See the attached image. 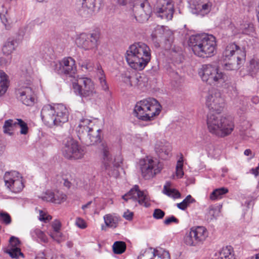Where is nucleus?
<instances>
[{"instance_id":"nucleus-1","label":"nucleus","mask_w":259,"mask_h":259,"mask_svg":"<svg viewBox=\"0 0 259 259\" xmlns=\"http://www.w3.org/2000/svg\"><path fill=\"white\" fill-rule=\"evenodd\" d=\"M206 105L210 112L207 115V125L209 132L220 137L230 134L234 130V125L229 117L221 115L225 106V100L221 93L217 90L209 91L206 99Z\"/></svg>"},{"instance_id":"nucleus-2","label":"nucleus","mask_w":259,"mask_h":259,"mask_svg":"<svg viewBox=\"0 0 259 259\" xmlns=\"http://www.w3.org/2000/svg\"><path fill=\"white\" fill-rule=\"evenodd\" d=\"M188 45L196 56L202 58L213 56L217 52L216 39L211 34L193 35L189 39Z\"/></svg>"},{"instance_id":"nucleus-3","label":"nucleus","mask_w":259,"mask_h":259,"mask_svg":"<svg viewBox=\"0 0 259 259\" xmlns=\"http://www.w3.org/2000/svg\"><path fill=\"white\" fill-rule=\"evenodd\" d=\"M126 60L135 70H143L151 59V50L145 43L138 42L131 45L126 50Z\"/></svg>"},{"instance_id":"nucleus-4","label":"nucleus","mask_w":259,"mask_h":259,"mask_svg":"<svg viewBox=\"0 0 259 259\" xmlns=\"http://www.w3.org/2000/svg\"><path fill=\"white\" fill-rule=\"evenodd\" d=\"M42 120L47 125H61L68 120L69 112L62 104H48L43 106L40 113Z\"/></svg>"},{"instance_id":"nucleus-5","label":"nucleus","mask_w":259,"mask_h":259,"mask_svg":"<svg viewBox=\"0 0 259 259\" xmlns=\"http://www.w3.org/2000/svg\"><path fill=\"white\" fill-rule=\"evenodd\" d=\"M199 74L203 81L210 85L213 84L226 89L233 87L231 77L211 64L203 65Z\"/></svg>"},{"instance_id":"nucleus-6","label":"nucleus","mask_w":259,"mask_h":259,"mask_svg":"<svg viewBox=\"0 0 259 259\" xmlns=\"http://www.w3.org/2000/svg\"><path fill=\"white\" fill-rule=\"evenodd\" d=\"M161 110V106L155 99L148 98L138 102L134 111L136 116L143 121H150L158 115Z\"/></svg>"},{"instance_id":"nucleus-7","label":"nucleus","mask_w":259,"mask_h":259,"mask_svg":"<svg viewBox=\"0 0 259 259\" xmlns=\"http://www.w3.org/2000/svg\"><path fill=\"white\" fill-rule=\"evenodd\" d=\"M142 177L145 179L154 177L162 170L163 165L158 158L152 156H146L139 162Z\"/></svg>"},{"instance_id":"nucleus-8","label":"nucleus","mask_w":259,"mask_h":259,"mask_svg":"<svg viewBox=\"0 0 259 259\" xmlns=\"http://www.w3.org/2000/svg\"><path fill=\"white\" fill-rule=\"evenodd\" d=\"M75 92L82 99L91 100L97 96L93 81L89 78L82 77L77 79L73 84Z\"/></svg>"},{"instance_id":"nucleus-9","label":"nucleus","mask_w":259,"mask_h":259,"mask_svg":"<svg viewBox=\"0 0 259 259\" xmlns=\"http://www.w3.org/2000/svg\"><path fill=\"white\" fill-rule=\"evenodd\" d=\"M208 236L206 228L203 226L194 227L186 233L184 241L190 246H198L202 244Z\"/></svg>"},{"instance_id":"nucleus-10","label":"nucleus","mask_w":259,"mask_h":259,"mask_svg":"<svg viewBox=\"0 0 259 259\" xmlns=\"http://www.w3.org/2000/svg\"><path fill=\"white\" fill-rule=\"evenodd\" d=\"M4 180L5 186L13 193H19L24 187L23 177L16 171L6 172L4 175Z\"/></svg>"},{"instance_id":"nucleus-11","label":"nucleus","mask_w":259,"mask_h":259,"mask_svg":"<svg viewBox=\"0 0 259 259\" xmlns=\"http://www.w3.org/2000/svg\"><path fill=\"white\" fill-rule=\"evenodd\" d=\"M174 5L171 0H158L155 7L157 17L166 20H170L173 17Z\"/></svg>"},{"instance_id":"nucleus-12","label":"nucleus","mask_w":259,"mask_h":259,"mask_svg":"<svg viewBox=\"0 0 259 259\" xmlns=\"http://www.w3.org/2000/svg\"><path fill=\"white\" fill-rule=\"evenodd\" d=\"M17 97L27 106L33 105L35 101V94L31 83L20 84L16 91Z\"/></svg>"},{"instance_id":"nucleus-13","label":"nucleus","mask_w":259,"mask_h":259,"mask_svg":"<svg viewBox=\"0 0 259 259\" xmlns=\"http://www.w3.org/2000/svg\"><path fill=\"white\" fill-rule=\"evenodd\" d=\"M99 38V34L97 32L90 33H81L76 39V45L85 50L96 48L98 46V41Z\"/></svg>"},{"instance_id":"nucleus-14","label":"nucleus","mask_w":259,"mask_h":259,"mask_svg":"<svg viewBox=\"0 0 259 259\" xmlns=\"http://www.w3.org/2000/svg\"><path fill=\"white\" fill-rule=\"evenodd\" d=\"M122 198L126 201L131 200L138 203L145 207L150 205L148 196L141 191L139 186L135 185L127 194L122 196Z\"/></svg>"},{"instance_id":"nucleus-15","label":"nucleus","mask_w":259,"mask_h":259,"mask_svg":"<svg viewBox=\"0 0 259 259\" xmlns=\"http://www.w3.org/2000/svg\"><path fill=\"white\" fill-rule=\"evenodd\" d=\"M54 70L59 74H64L72 76L76 72L75 62L71 57L64 58L62 61L56 62Z\"/></svg>"},{"instance_id":"nucleus-16","label":"nucleus","mask_w":259,"mask_h":259,"mask_svg":"<svg viewBox=\"0 0 259 259\" xmlns=\"http://www.w3.org/2000/svg\"><path fill=\"white\" fill-rule=\"evenodd\" d=\"M246 54L243 49H241L235 43L228 44L223 53V58L225 61L237 59L238 61H243Z\"/></svg>"},{"instance_id":"nucleus-17","label":"nucleus","mask_w":259,"mask_h":259,"mask_svg":"<svg viewBox=\"0 0 259 259\" xmlns=\"http://www.w3.org/2000/svg\"><path fill=\"white\" fill-rule=\"evenodd\" d=\"M77 130L79 133L87 134L91 141V145L93 146L98 145L101 142V137L100 133L101 130L96 128L92 125L88 126H78Z\"/></svg>"},{"instance_id":"nucleus-18","label":"nucleus","mask_w":259,"mask_h":259,"mask_svg":"<svg viewBox=\"0 0 259 259\" xmlns=\"http://www.w3.org/2000/svg\"><path fill=\"white\" fill-rule=\"evenodd\" d=\"M134 11L135 18L140 22L148 20L152 12L150 7L145 3L135 6Z\"/></svg>"},{"instance_id":"nucleus-19","label":"nucleus","mask_w":259,"mask_h":259,"mask_svg":"<svg viewBox=\"0 0 259 259\" xmlns=\"http://www.w3.org/2000/svg\"><path fill=\"white\" fill-rule=\"evenodd\" d=\"M62 151L64 156L70 159H80L86 152L85 147H64Z\"/></svg>"},{"instance_id":"nucleus-20","label":"nucleus","mask_w":259,"mask_h":259,"mask_svg":"<svg viewBox=\"0 0 259 259\" xmlns=\"http://www.w3.org/2000/svg\"><path fill=\"white\" fill-rule=\"evenodd\" d=\"M153 39L157 38H160L164 40L165 44L169 47L174 40L173 32L169 30H166L163 26L157 27L155 32L152 34Z\"/></svg>"},{"instance_id":"nucleus-21","label":"nucleus","mask_w":259,"mask_h":259,"mask_svg":"<svg viewBox=\"0 0 259 259\" xmlns=\"http://www.w3.org/2000/svg\"><path fill=\"white\" fill-rule=\"evenodd\" d=\"M193 6L195 10L193 13L203 16L209 14L213 7L211 0H195Z\"/></svg>"},{"instance_id":"nucleus-22","label":"nucleus","mask_w":259,"mask_h":259,"mask_svg":"<svg viewBox=\"0 0 259 259\" xmlns=\"http://www.w3.org/2000/svg\"><path fill=\"white\" fill-rule=\"evenodd\" d=\"M103 163L105 169L107 171L109 175L112 174L110 172V164H113L114 166L118 167L119 165V163L121 162L120 158L118 159L117 162H116V158H113L112 155L111 154L109 147H104L102 149Z\"/></svg>"},{"instance_id":"nucleus-23","label":"nucleus","mask_w":259,"mask_h":259,"mask_svg":"<svg viewBox=\"0 0 259 259\" xmlns=\"http://www.w3.org/2000/svg\"><path fill=\"white\" fill-rule=\"evenodd\" d=\"M20 242L18 238L12 236L10 239V245L5 252L12 258H18L19 256L24 257V254L19 248Z\"/></svg>"},{"instance_id":"nucleus-24","label":"nucleus","mask_w":259,"mask_h":259,"mask_svg":"<svg viewBox=\"0 0 259 259\" xmlns=\"http://www.w3.org/2000/svg\"><path fill=\"white\" fill-rule=\"evenodd\" d=\"M82 2V9L80 15L84 18H90L95 13L96 0H78Z\"/></svg>"},{"instance_id":"nucleus-25","label":"nucleus","mask_w":259,"mask_h":259,"mask_svg":"<svg viewBox=\"0 0 259 259\" xmlns=\"http://www.w3.org/2000/svg\"><path fill=\"white\" fill-rule=\"evenodd\" d=\"M233 248L231 246L223 247L215 254V259H234L232 253Z\"/></svg>"},{"instance_id":"nucleus-26","label":"nucleus","mask_w":259,"mask_h":259,"mask_svg":"<svg viewBox=\"0 0 259 259\" xmlns=\"http://www.w3.org/2000/svg\"><path fill=\"white\" fill-rule=\"evenodd\" d=\"M104 220L107 227L111 228H115L118 225L120 218L115 213L107 214L104 216Z\"/></svg>"},{"instance_id":"nucleus-27","label":"nucleus","mask_w":259,"mask_h":259,"mask_svg":"<svg viewBox=\"0 0 259 259\" xmlns=\"http://www.w3.org/2000/svg\"><path fill=\"white\" fill-rule=\"evenodd\" d=\"M150 252L152 259H170L169 252L162 248L154 249Z\"/></svg>"},{"instance_id":"nucleus-28","label":"nucleus","mask_w":259,"mask_h":259,"mask_svg":"<svg viewBox=\"0 0 259 259\" xmlns=\"http://www.w3.org/2000/svg\"><path fill=\"white\" fill-rule=\"evenodd\" d=\"M163 193L169 197L174 199H178L181 197V193L180 192L174 188H170V183L166 182L163 187Z\"/></svg>"},{"instance_id":"nucleus-29","label":"nucleus","mask_w":259,"mask_h":259,"mask_svg":"<svg viewBox=\"0 0 259 259\" xmlns=\"http://www.w3.org/2000/svg\"><path fill=\"white\" fill-rule=\"evenodd\" d=\"M9 83L8 76L3 71L0 70V96L7 92Z\"/></svg>"},{"instance_id":"nucleus-30","label":"nucleus","mask_w":259,"mask_h":259,"mask_svg":"<svg viewBox=\"0 0 259 259\" xmlns=\"http://www.w3.org/2000/svg\"><path fill=\"white\" fill-rule=\"evenodd\" d=\"M17 45L16 40L12 38L8 39L3 48L4 54L7 55L11 54L15 50Z\"/></svg>"},{"instance_id":"nucleus-31","label":"nucleus","mask_w":259,"mask_h":259,"mask_svg":"<svg viewBox=\"0 0 259 259\" xmlns=\"http://www.w3.org/2000/svg\"><path fill=\"white\" fill-rule=\"evenodd\" d=\"M145 78L142 76H133L132 82H130V86L137 87L142 90L146 86Z\"/></svg>"},{"instance_id":"nucleus-32","label":"nucleus","mask_w":259,"mask_h":259,"mask_svg":"<svg viewBox=\"0 0 259 259\" xmlns=\"http://www.w3.org/2000/svg\"><path fill=\"white\" fill-rule=\"evenodd\" d=\"M97 74L102 89L105 91L108 90V86L105 78V75L100 65L97 66Z\"/></svg>"},{"instance_id":"nucleus-33","label":"nucleus","mask_w":259,"mask_h":259,"mask_svg":"<svg viewBox=\"0 0 259 259\" xmlns=\"http://www.w3.org/2000/svg\"><path fill=\"white\" fill-rule=\"evenodd\" d=\"M15 126H16V123L13 119H10L6 120L3 125L4 133L9 136H12L13 135V128Z\"/></svg>"},{"instance_id":"nucleus-34","label":"nucleus","mask_w":259,"mask_h":259,"mask_svg":"<svg viewBox=\"0 0 259 259\" xmlns=\"http://www.w3.org/2000/svg\"><path fill=\"white\" fill-rule=\"evenodd\" d=\"M229 62L226 63L224 65L225 69L227 70H235L240 68V65L243 61H238L237 59H234L232 60H228Z\"/></svg>"},{"instance_id":"nucleus-35","label":"nucleus","mask_w":259,"mask_h":259,"mask_svg":"<svg viewBox=\"0 0 259 259\" xmlns=\"http://www.w3.org/2000/svg\"><path fill=\"white\" fill-rule=\"evenodd\" d=\"M259 72V59H252L250 62L249 73L254 77Z\"/></svg>"},{"instance_id":"nucleus-36","label":"nucleus","mask_w":259,"mask_h":259,"mask_svg":"<svg viewBox=\"0 0 259 259\" xmlns=\"http://www.w3.org/2000/svg\"><path fill=\"white\" fill-rule=\"evenodd\" d=\"M228 192V190L225 188H221L214 190L210 195V199L212 200L219 199L222 196Z\"/></svg>"},{"instance_id":"nucleus-37","label":"nucleus","mask_w":259,"mask_h":259,"mask_svg":"<svg viewBox=\"0 0 259 259\" xmlns=\"http://www.w3.org/2000/svg\"><path fill=\"white\" fill-rule=\"evenodd\" d=\"M31 235L34 239H39L44 242H47V237L45 233L38 229H34L30 232Z\"/></svg>"},{"instance_id":"nucleus-38","label":"nucleus","mask_w":259,"mask_h":259,"mask_svg":"<svg viewBox=\"0 0 259 259\" xmlns=\"http://www.w3.org/2000/svg\"><path fill=\"white\" fill-rule=\"evenodd\" d=\"M0 18L5 26L6 29H9L11 27L12 21L11 19L8 11L6 10L5 12L0 13Z\"/></svg>"},{"instance_id":"nucleus-39","label":"nucleus","mask_w":259,"mask_h":259,"mask_svg":"<svg viewBox=\"0 0 259 259\" xmlns=\"http://www.w3.org/2000/svg\"><path fill=\"white\" fill-rule=\"evenodd\" d=\"M113 250L116 254H121L126 249V244L123 241H116L113 245Z\"/></svg>"},{"instance_id":"nucleus-40","label":"nucleus","mask_w":259,"mask_h":259,"mask_svg":"<svg viewBox=\"0 0 259 259\" xmlns=\"http://www.w3.org/2000/svg\"><path fill=\"white\" fill-rule=\"evenodd\" d=\"M183 156L182 154H180V157L178 159L176 166V177L178 179L182 178L184 175L183 169Z\"/></svg>"},{"instance_id":"nucleus-41","label":"nucleus","mask_w":259,"mask_h":259,"mask_svg":"<svg viewBox=\"0 0 259 259\" xmlns=\"http://www.w3.org/2000/svg\"><path fill=\"white\" fill-rule=\"evenodd\" d=\"M54 194L53 203L60 204L64 202L66 199V195L60 191H54Z\"/></svg>"},{"instance_id":"nucleus-42","label":"nucleus","mask_w":259,"mask_h":259,"mask_svg":"<svg viewBox=\"0 0 259 259\" xmlns=\"http://www.w3.org/2000/svg\"><path fill=\"white\" fill-rule=\"evenodd\" d=\"M194 201V199L190 195H189L183 200L182 202L177 203V206L179 209L184 210L190 203Z\"/></svg>"},{"instance_id":"nucleus-43","label":"nucleus","mask_w":259,"mask_h":259,"mask_svg":"<svg viewBox=\"0 0 259 259\" xmlns=\"http://www.w3.org/2000/svg\"><path fill=\"white\" fill-rule=\"evenodd\" d=\"M16 125H19L20 127V133L22 135H26L28 132V127L27 123L21 119H16L15 121Z\"/></svg>"},{"instance_id":"nucleus-44","label":"nucleus","mask_w":259,"mask_h":259,"mask_svg":"<svg viewBox=\"0 0 259 259\" xmlns=\"http://www.w3.org/2000/svg\"><path fill=\"white\" fill-rule=\"evenodd\" d=\"M63 144L64 146H79V141L73 138L72 136H68L63 140Z\"/></svg>"},{"instance_id":"nucleus-45","label":"nucleus","mask_w":259,"mask_h":259,"mask_svg":"<svg viewBox=\"0 0 259 259\" xmlns=\"http://www.w3.org/2000/svg\"><path fill=\"white\" fill-rule=\"evenodd\" d=\"M245 98H241L236 100L235 99L234 105L235 108L239 107L240 109V113L243 112L246 110V102H245Z\"/></svg>"},{"instance_id":"nucleus-46","label":"nucleus","mask_w":259,"mask_h":259,"mask_svg":"<svg viewBox=\"0 0 259 259\" xmlns=\"http://www.w3.org/2000/svg\"><path fill=\"white\" fill-rule=\"evenodd\" d=\"M0 220L6 225H9L11 223V216L6 212H0Z\"/></svg>"},{"instance_id":"nucleus-47","label":"nucleus","mask_w":259,"mask_h":259,"mask_svg":"<svg viewBox=\"0 0 259 259\" xmlns=\"http://www.w3.org/2000/svg\"><path fill=\"white\" fill-rule=\"evenodd\" d=\"M54 191L51 190H47L41 196V198L42 200L44 201H46L47 202H53V196Z\"/></svg>"},{"instance_id":"nucleus-48","label":"nucleus","mask_w":259,"mask_h":259,"mask_svg":"<svg viewBox=\"0 0 259 259\" xmlns=\"http://www.w3.org/2000/svg\"><path fill=\"white\" fill-rule=\"evenodd\" d=\"M50 236L55 241L60 242L62 240L63 235L60 231H53L50 232Z\"/></svg>"},{"instance_id":"nucleus-49","label":"nucleus","mask_w":259,"mask_h":259,"mask_svg":"<svg viewBox=\"0 0 259 259\" xmlns=\"http://www.w3.org/2000/svg\"><path fill=\"white\" fill-rule=\"evenodd\" d=\"M39 220L40 221L46 222L52 219V217L49 214H47L45 211L42 210H39Z\"/></svg>"},{"instance_id":"nucleus-50","label":"nucleus","mask_w":259,"mask_h":259,"mask_svg":"<svg viewBox=\"0 0 259 259\" xmlns=\"http://www.w3.org/2000/svg\"><path fill=\"white\" fill-rule=\"evenodd\" d=\"M164 212L160 209H155L154 211L153 216L156 219H161L164 216Z\"/></svg>"},{"instance_id":"nucleus-51","label":"nucleus","mask_w":259,"mask_h":259,"mask_svg":"<svg viewBox=\"0 0 259 259\" xmlns=\"http://www.w3.org/2000/svg\"><path fill=\"white\" fill-rule=\"evenodd\" d=\"M217 213H218L217 209L211 206L209 207L207 216L212 220L215 218Z\"/></svg>"},{"instance_id":"nucleus-52","label":"nucleus","mask_w":259,"mask_h":259,"mask_svg":"<svg viewBox=\"0 0 259 259\" xmlns=\"http://www.w3.org/2000/svg\"><path fill=\"white\" fill-rule=\"evenodd\" d=\"M76 225L80 229H85L87 227V225L85 221L80 218H77L75 221Z\"/></svg>"},{"instance_id":"nucleus-53","label":"nucleus","mask_w":259,"mask_h":259,"mask_svg":"<svg viewBox=\"0 0 259 259\" xmlns=\"http://www.w3.org/2000/svg\"><path fill=\"white\" fill-rule=\"evenodd\" d=\"M179 222V220L177 219L174 215H171L166 219L164 221V223L166 225H168L170 224L171 223H175L176 224H178Z\"/></svg>"},{"instance_id":"nucleus-54","label":"nucleus","mask_w":259,"mask_h":259,"mask_svg":"<svg viewBox=\"0 0 259 259\" xmlns=\"http://www.w3.org/2000/svg\"><path fill=\"white\" fill-rule=\"evenodd\" d=\"M160 147H158L156 149L155 151L157 153H158V154L159 156L163 159H166V157L168 155V152L166 151H164L162 149L160 148L159 149V148Z\"/></svg>"},{"instance_id":"nucleus-55","label":"nucleus","mask_w":259,"mask_h":259,"mask_svg":"<svg viewBox=\"0 0 259 259\" xmlns=\"http://www.w3.org/2000/svg\"><path fill=\"white\" fill-rule=\"evenodd\" d=\"M52 227L53 229V231H60L61 227V223L59 221L56 220L52 222Z\"/></svg>"},{"instance_id":"nucleus-56","label":"nucleus","mask_w":259,"mask_h":259,"mask_svg":"<svg viewBox=\"0 0 259 259\" xmlns=\"http://www.w3.org/2000/svg\"><path fill=\"white\" fill-rule=\"evenodd\" d=\"M138 259H152L151 257V253L150 251H146L142 254H140Z\"/></svg>"},{"instance_id":"nucleus-57","label":"nucleus","mask_w":259,"mask_h":259,"mask_svg":"<svg viewBox=\"0 0 259 259\" xmlns=\"http://www.w3.org/2000/svg\"><path fill=\"white\" fill-rule=\"evenodd\" d=\"M88 125H92V122L88 119H82L80 120L78 124V126H88Z\"/></svg>"},{"instance_id":"nucleus-58","label":"nucleus","mask_w":259,"mask_h":259,"mask_svg":"<svg viewBox=\"0 0 259 259\" xmlns=\"http://www.w3.org/2000/svg\"><path fill=\"white\" fill-rule=\"evenodd\" d=\"M133 76L127 75L126 73L122 75V78L123 81L127 84L130 85V82H132Z\"/></svg>"},{"instance_id":"nucleus-59","label":"nucleus","mask_w":259,"mask_h":259,"mask_svg":"<svg viewBox=\"0 0 259 259\" xmlns=\"http://www.w3.org/2000/svg\"><path fill=\"white\" fill-rule=\"evenodd\" d=\"M133 212L130 211L129 210H127L124 213L123 217L126 220L131 221L133 218Z\"/></svg>"},{"instance_id":"nucleus-60","label":"nucleus","mask_w":259,"mask_h":259,"mask_svg":"<svg viewBox=\"0 0 259 259\" xmlns=\"http://www.w3.org/2000/svg\"><path fill=\"white\" fill-rule=\"evenodd\" d=\"M35 259H47V258L44 252H40L36 255Z\"/></svg>"},{"instance_id":"nucleus-61","label":"nucleus","mask_w":259,"mask_h":259,"mask_svg":"<svg viewBox=\"0 0 259 259\" xmlns=\"http://www.w3.org/2000/svg\"><path fill=\"white\" fill-rule=\"evenodd\" d=\"M251 172L255 177L257 176L259 174V169H257V167L251 169Z\"/></svg>"},{"instance_id":"nucleus-62","label":"nucleus","mask_w":259,"mask_h":259,"mask_svg":"<svg viewBox=\"0 0 259 259\" xmlns=\"http://www.w3.org/2000/svg\"><path fill=\"white\" fill-rule=\"evenodd\" d=\"M251 102L255 104L258 103H259V98L257 96H253L251 98Z\"/></svg>"},{"instance_id":"nucleus-63","label":"nucleus","mask_w":259,"mask_h":259,"mask_svg":"<svg viewBox=\"0 0 259 259\" xmlns=\"http://www.w3.org/2000/svg\"><path fill=\"white\" fill-rule=\"evenodd\" d=\"M92 203V201H89L88 202L87 204H84V205H83L81 207V208L83 210H85L87 208H89V206L91 204V203Z\"/></svg>"},{"instance_id":"nucleus-64","label":"nucleus","mask_w":259,"mask_h":259,"mask_svg":"<svg viewBox=\"0 0 259 259\" xmlns=\"http://www.w3.org/2000/svg\"><path fill=\"white\" fill-rule=\"evenodd\" d=\"M249 133V132L247 131H245L244 133L242 134V138L245 140H248L249 139V136H248L247 135Z\"/></svg>"}]
</instances>
